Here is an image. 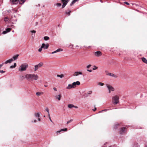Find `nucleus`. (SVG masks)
Masks as SVG:
<instances>
[{"label": "nucleus", "instance_id": "nucleus-1", "mask_svg": "<svg viewBox=\"0 0 147 147\" xmlns=\"http://www.w3.org/2000/svg\"><path fill=\"white\" fill-rule=\"evenodd\" d=\"M25 78L28 81L31 82L33 80H37L39 78V76L37 74H29L26 75Z\"/></svg>", "mask_w": 147, "mask_h": 147}, {"label": "nucleus", "instance_id": "nucleus-2", "mask_svg": "<svg viewBox=\"0 0 147 147\" xmlns=\"http://www.w3.org/2000/svg\"><path fill=\"white\" fill-rule=\"evenodd\" d=\"M28 67V65L27 63H22L18 69V70L20 72L25 71L26 70Z\"/></svg>", "mask_w": 147, "mask_h": 147}, {"label": "nucleus", "instance_id": "nucleus-3", "mask_svg": "<svg viewBox=\"0 0 147 147\" xmlns=\"http://www.w3.org/2000/svg\"><path fill=\"white\" fill-rule=\"evenodd\" d=\"M119 97L117 95H115L112 97V101L115 105L117 104L119 102Z\"/></svg>", "mask_w": 147, "mask_h": 147}, {"label": "nucleus", "instance_id": "nucleus-4", "mask_svg": "<svg viewBox=\"0 0 147 147\" xmlns=\"http://www.w3.org/2000/svg\"><path fill=\"white\" fill-rule=\"evenodd\" d=\"M106 86L109 93H110L112 91H114L115 90V89L114 87L111 85L107 84H106Z\"/></svg>", "mask_w": 147, "mask_h": 147}, {"label": "nucleus", "instance_id": "nucleus-5", "mask_svg": "<svg viewBox=\"0 0 147 147\" xmlns=\"http://www.w3.org/2000/svg\"><path fill=\"white\" fill-rule=\"evenodd\" d=\"M69 0H61V2L63 3L62 8H63L69 2Z\"/></svg>", "mask_w": 147, "mask_h": 147}, {"label": "nucleus", "instance_id": "nucleus-6", "mask_svg": "<svg viewBox=\"0 0 147 147\" xmlns=\"http://www.w3.org/2000/svg\"><path fill=\"white\" fill-rule=\"evenodd\" d=\"M43 63H40L38 65H36L34 66V71H36L37 70L42 67L43 65Z\"/></svg>", "mask_w": 147, "mask_h": 147}, {"label": "nucleus", "instance_id": "nucleus-7", "mask_svg": "<svg viewBox=\"0 0 147 147\" xmlns=\"http://www.w3.org/2000/svg\"><path fill=\"white\" fill-rule=\"evenodd\" d=\"M106 72L107 75H109L114 78H117V75L113 73L108 72L107 71H106Z\"/></svg>", "mask_w": 147, "mask_h": 147}, {"label": "nucleus", "instance_id": "nucleus-8", "mask_svg": "<svg viewBox=\"0 0 147 147\" xmlns=\"http://www.w3.org/2000/svg\"><path fill=\"white\" fill-rule=\"evenodd\" d=\"M49 44H45L44 43H42V48H43L45 49H47L49 47Z\"/></svg>", "mask_w": 147, "mask_h": 147}, {"label": "nucleus", "instance_id": "nucleus-9", "mask_svg": "<svg viewBox=\"0 0 147 147\" xmlns=\"http://www.w3.org/2000/svg\"><path fill=\"white\" fill-rule=\"evenodd\" d=\"M82 73L80 71H76L75 72L73 75L74 76H78L79 75H82Z\"/></svg>", "mask_w": 147, "mask_h": 147}, {"label": "nucleus", "instance_id": "nucleus-10", "mask_svg": "<svg viewBox=\"0 0 147 147\" xmlns=\"http://www.w3.org/2000/svg\"><path fill=\"white\" fill-rule=\"evenodd\" d=\"M73 85L74 86V88H75L76 87L77 85H79L80 84V82L78 81H77L76 82H74L72 83Z\"/></svg>", "mask_w": 147, "mask_h": 147}, {"label": "nucleus", "instance_id": "nucleus-11", "mask_svg": "<svg viewBox=\"0 0 147 147\" xmlns=\"http://www.w3.org/2000/svg\"><path fill=\"white\" fill-rule=\"evenodd\" d=\"M102 55L100 51H98L94 53V55L96 57H99Z\"/></svg>", "mask_w": 147, "mask_h": 147}, {"label": "nucleus", "instance_id": "nucleus-12", "mask_svg": "<svg viewBox=\"0 0 147 147\" xmlns=\"http://www.w3.org/2000/svg\"><path fill=\"white\" fill-rule=\"evenodd\" d=\"M74 88L73 85L72 84H69L68 85V86L66 87V89H69L72 88Z\"/></svg>", "mask_w": 147, "mask_h": 147}, {"label": "nucleus", "instance_id": "nucleus-13", "mask_svg": "<svg viewBox=\"0 0 147 147\" xmlns=\"http://www.w3.org/2000/svg\"><path fill=\"white\" fill-rule=\"evenodd\" d=\"M55 97L56 99H57L59 101L61 100V94H60L58 95H56L55 96Z\"/></svg>", "mask_w": 147, "mask_h": 147}, {"label": "nucleus", "instance_id": "nucleus-14", "mask_svg": "<svg viewBox=\"0 0 147 147\" xmlns=\"http://www.w3.org/2000/svg\"><path fill=\"white\" fill-rule=\"evenodd\" d=\"M63 51V49H58L52 53V54H53L54 53H57L60 51Z\"/></svg>", "mask_w": 147, "mask_h": 147}, {"label": "nucleus", "instance_id": "nucleus-15", "mask_svg": "<svg viewBox=\"0 0 147 147\" xmlns=\"http://www.w3.org/2000/svg\"><path fill=\"white\" fill-rule=\"evenodd\" d=\"M11 30V29L10 28H7L6 30V31H4L3 32V34H5L7 32H9Z\"/></svg>", "mask_w": 147, "mask_h": 147}, {"label": "nucleus", "instance_id": "nucleus-16", "mask_svg": "<svg viewBox=\"0 0 147 147\" xmlns=\"http://www.w3.org/2000/svg\"><path fill=\"white\" fill-rule=\"evenodd\" d=\"M13 61V59H11L9 60L6 61L4 63L5 64H7L8 63H11Z\"/></svg>", "mask_w": 147, "mask_h": 147}, {"label": "nucleus", "instance_id": "nucleus-17", "mask_svg": "<svg viewBox=\"0 0 147 147\" xmlns=\"http://www.w3.org/2000/svg\"><path fill=\"white\" fill-rule=\"evenodd\" d=\"M10 1L13 4H17L19 1V0H10Z\"/></svg>", "mask_w": 147, "mask_h": 147}, {"label": "nucleus", "instance_id": "nucleus-18", "mask_svg": "<svg viewBox=\"0 0 147 147\" xmlns=\"http://www.w3.org/2000/svg\"><path fill=\"white\" fill-rule=\"evenodd\" d=\"M19 55H16L13 56L12 59H13V61L15 60L18 58Z\"/></svg>", "mask_w": 147, "mask_h": 147}, {"label": "nucleus", "instance_id": "nucleus-19", "mask_svg": "<svg viewBox=\"0 0 147 147\" xmlns=\"http://www.w3.org/2000/svg\"><path fill=\"white\" fill-rule=\"evenodd\" d=\"M126 128L125 127L122 128L121 129L120 132L121 134L124 133L125 131Z\"/></svg>", "mask_w": 147, "mask_h": 147}, {"label": "nucleus", "instance_id": "nucleus-20", "mask_svg": "<svg viewBox=\"0 0 147 147\" xmlns=\"http://www.w3.org/2000/svg\"><path fill=\"white\" fill-rule=\"evenodd\" d=\"M43 94V92H37L36 93V95L38 96H40Z\"/></svg>", "mask_w": 147, "mask_h": 147}, {"label": "nucleus", "instance_id": "nucleus-21", "mask_svg": "<svg viewBox=\"0 0 147 147\" xmlns=\"http://www.w3.org/2000/svg\"><path fill=\"white\" fill-rule=\"evenodd\" d=\"M142 60L144 62L147 64V60L146 58L144 57L142 58Z\"/></svg>", "mask_w": 147, "mask_h": 147}, {"label": "nucleus", "instance_id": "nucleus-22", "mask_svg": "<svg viewBox=\"0 0 147 147\" xmlns=\"http://www.w3.org/2000/svg\"><path fill=\"white\" fill-rule=\"evenodd\" d=\"M25 0H20L19 3L20 4H22L24 3Z\"/></svg>", "mask_w": 147, "mask_h": 147}, {"label": "nucleus", "instance_id": "nucleus-23", "mask_svg": "<svg viewBox=\"0 0 147 147\" xmlns=\"http://www.w3.org/2000/svg\"><path fill=\"white\" fill-rule=\"evenodd\" d=\"M34 115L35 117H40V114L38 113H35Z\"/></svg>", "mask_w": 147, "mask_h": 147}, {"label": "nucleus", "instance_id": "nucleus-24", "mask_svg": "<svg viewBox=\"0 0 147 147\" xmlns=\"http://www.w3.org/2000/svg\"><path fill=\"white\" fill-rule=\"evenodd\" d=\"M79 0H73L71 3L70 4V5L72 6V5L75 3L76 2L78 1Z\"/></svg>", "mask_w": 147, "mask_h": 147}, {"label": "nucleus", "instance_id": "nucleus-25", "mask_svg": "<svg viewBox=\"0 0 147 147\" xmlns=\"http://www.w3.org/2000/svg\"><path fill=\"white\" fill-rule=\"evenodd\" d=\"M57 76L58 77H59L60 78H62L64 77V75L63 74H61V75L57 74Z\"/></svg>", "mask_w": 147, "mask_h": 147}, {"label": "nucleus", "instance_id": "nucleus-26", "mask_svg": "<svg viewBox=\"0 0 147 147\" xmlns=\"http://www.w3.org/2000/svg\"><path fill=\"white\" fill-rule=\"evenodd\" d=\"M71 12L70 10H68L67 11H66L65 12V13L66 14H67L68 16H69L70 15V13Z\"/></svg>", "mask_w": 147, "mask_h": 147}, {"label": "nucleus", "instance_id": "nucleus-27", "mask_svg": "<svg viewBox=\"0 0 147 147\" xmlns=\"http://www.w3.org/2000/svg\"><path fill=\"white\" fill-rule=\"evenodd\" d=\"M68 107L69 108L71 109L74 107V105L72 104H69L68 105Z\"/></svg>", "mask_w": 147, "mask_h": 147}, {"label": "nucleus", "instance_id": "nucleus-28", "mask_svg": "<svg viewBox=\"0 0 147 147\" xmlns=\"http://www.w3.org/2000/svg\"><path fill=\"white\" fill-rule=\"evenodd\" d=\"M16 66V63H15L13 65H11L10 67L11 68H13L15 67Z\"/></svg>", "mask_w": 147, "mask_h": 147}, {"label": "nucleus", "instance_id": "nucleus-29", "mask_svg": "<svg viewBox=\"0 0 147 147\" xmlns=\"http://www.w3.org/2000/svg\"><path fill=\"white\" fill-rule=\"evenodd\" d=\"M55 5L57 7H59L61 6V3H57Z\"/></svg>", "mask_w": 147, "mask_h": 147}, {"label": "nucleus", "instance_id": "nucleus-30", "mask_svg": "<svg viewBox=\"0 0 147 147\" xmlns=\"http://www.w3.org/2000/svg\"><path fill=\"white\" fill-rule=\"evenodd\" d=\"M44 39L45 40H47L49 39V38L48 36H45L44 37Z\"/></svg>", "mask_w": 147, "mask_h": 147}, {"label": "nucleus", "instance_id": "nucleus-31", "mask_svg": "<svg viewBox=\"0 0 147 147\" xmlns=\"http://www.w3.org/2000/svg\"><path fill=\"white\" fill-rule=\"evenodd\" d=\"M98 85L99 86H102L104 85V84L103 83L99 82L98 83Z\"/></svg>", "mask_w": 147, "mask_h": 147}, {"label": "nucleus", "instance_id": "nucleus-32", "mask_svg": "<svg viewBox=\"0 0 147 147\" xmlns=\"http://www.w3.org/2000/svg\"><path fill=\"white\" fill-rule=\"evenodd\" d=\"M9 20V19L8 18H7V17H5V19H4V20L5 22H7Z\"/></svg>", "mask_w": 147, "mask_h": 147}, {"label": "nucleus", "instance_id": "nucleus-33", "mask_svg": "<svg viewBox=\"0 0 147 147\" xmlns=\"http://www.w3.org/2000/svg\"><path fill=\"white\" fill-rule=\"evenodd\" d=\"M98 69V67L95 66H93V69L94 70H95Z\"/></svg>", "mask_w": 147, "mask_h": 147}, {"label": "nucleus", "instance_id": "nucleus-34", "mask_svg": "<svg viewBox=\"0 0 147 147\" xmlns=\"http://www.w3.org/2000/svg\"><path fill=\"white\" fill-rule=\"evenodd\" d=\"M67 128H65L63 129H61V131H67Z\"/></svg>", "mask_w": 147, "mask_h": 147}, {"label": "nucleus", "instance_id": "nucleus-35", "mask_svg": "<svg viewBox=\"0 0 147 147\" xmlns=\"http://www.w3.org/2000/svg\"><path fill=\"white\" fill-rule=\"evenodd\" d=\"M72 121H73V120L72 119H71L70 120H69V121H67V124H69V123L71 122Z\"/></svg>", "mask_w": 147, "mask_h": 147}, {"label": "nucleus", "instance_id": "nucleus-36", "mask_svg": "<svg viewBox=\"0 0 147 147\" xmlns=\"http://www.w3.org/2000/svg\"><path fill=\"white\" fill-rule=\"evenodd\" d=\"M20 78L22 80H23L24 79V77L23 76H20Z\"/></svg>", "mask_w": 147, "mask_h": 147}, {"label": "nucleus", "instance_id": "nucleus-37", "mask_svg": "<svg viewBox=\"0 0 147 147\" xmlns=\"http://www.w3.org/2000/svg\"><path fill=\"white\" fill-rule=\"evenodd\" d=\"M30 32L32 33H35L36 32V31L35 30H31Z\"/></svg>", "mask_w": 147, "mask_h": 147}, {"label": "nucleus", "instance_id": "nucleus-38", "mask_svg": "<svg viewBox=\"0 0 147 147\" xmlns=\"http://www.w3.org/2000/svg\"><path fill=\"white\" fill-rule=\"evenodd\" d=\"M42 47L41 46V47L39 49H38V51L39 52H40L42 50Z\"/></svg>", "mask_w": 147, "mask_h": 147}, {"label": "nucleus", "instance_id": "nucleus-39", "mask_svg": "<svg viewBox=\"0 0 147 147\" xmlns=\"http://www.w3.org/2000/svg\"><path fill=\"white\" fill-rule=\"evenodd\" d=\"M45 110L47 112V113H49V110L48 108H46L45 109Z\"/></svg>", "mask_w": 147, "mask_h": 147}, {"label": "nucleus", "instance_id": "nucleus-40", "mask_svg": "<svg viewBox=\"0 0 147 147\" xmlns=\"http://www.w3.org/2000/svg\"><path fill=\"white\" fill-rule=\"evenodd\" d=\"M91 66V65H87L86 67L87 68H89V67Z\"/></svg>", "mask_w": 147, "mask_h": 147}, {"label": "nucleus", "instance_id": "nucleus-41", "mask_svg": "<svg viewBox=\"0 0 147 147\" xmlns=\"http://www.w3.org/2000/svg\"><path fill=\"white\" fill-rule=\"evenodd\" d=\"M92 93V91H90L88 92V94H91Z\"/></svg>", "mask_w": 147, "mask_h": 147}, {"label": "nucleus", "instance_id": "nucleus-42", "mask_svg": "<svg viewBox=\"0 0 147 147\" xmlns=\"http://www.w3.org/2000/svg\"><path fill=\"white\" fill-rule=\"evenodd\" d=\"M53 89L55 91H57V89L55 88V87H54V88H53Z\"/></svg>", "mask_w": 147, "mask_h": 147}, {"label": "nucleus", "instance_id": "nucleus-43", "mask_svg": "<svg viewBox=\"0 0 147 147\" xmlns=\"http://www.w3.org/2000/svg\"><path fill=\"white\" fill-rule=\"evenodd\" d=\"M32 123H36V120L35 119L34 120V121H32Z\"/></svg>", "mask_w": 147, "mask_h": 147}, {"label": "nucleus", "instance_id": "nucleus-44", "mask_svg": "<svg viewBox=\"0 0 147 147\" xmlns=\"http://www.w3.org/2000/svg\"><path fill=\"white\" fill-rule=\"evenodd\" d=\"M124 3L126 4L127 5H129V3H127V2H124Z\"/></svg>", "mask_w": 147, "mask_h": 147}, {"label": "nucleus", "instance_id": "nucleus-45", "mask_svg": "<svg viewBox=\"0 0 147 147\" xmlns=\"http://www.w3.org/2000/svg\"><path fill=\"white\" fill-rule=\"evenodd\" d=\"M87 71L90 72H91L92 71V70L91 69H87Z\"/></svg>", "mask_w": 147, "mask_h": 147}, {"label": "nucleus", "instance_id": "nucleus-46", "mask_svg": "<svg viewBox=\"0 0 147 147\" xmlns=\"http://www.w3.org/2000/svg\"><path fill=\"white\" fill-rule=\"evenodd\" d=\"M61 131H61V129L60 131H57V133H59Z\"/></svg>", "mask_w": 147, "mask_h": 147}, {"label": "nucleus", "instance_id": "nucleus-47", "mask_svg": "<svg viewBox=\"0 0 147 147\" xmlns=\"http://www.w3.org/2000/svg\"><path fill=\"white\" fill-rule=\"evenodd\" d=\"M4 72L5 71H3V70H0V72L1 73H4Z\"/></svg>", "mask_w": 147, "mask_h": 147}, {"label": "nucleus", "instance_id": "nucleus-48", "mask_svg": "<svg viewBox=\"0 0 147 147\" xmlns=\"http://www.w3.org/2000/svg\"><path fill=\"white\" fill-rule=\"evenodd\" d=\"M73 107L75 108H78V107L77 106H74V105Z\"/></svg>", "mask_w": 147, "mask_h": 147}, {"label": "nucleus", "instance_id": "nucleus-49", "mask_svg": "<svg viewBox=\"0 0 147 147\" xmlns=\"http://www.w3.org/2000/svg\"><path fill=\"white\" fill-rule=\"evenodd\" d=\"M96 108L95 107L94 109H93L92 110L94 111H95L96 110Z\"/></svg>", "mask_w": 147, "mask_h": 147}, {"label": "nucleus", "instance_id": "nucleus-50", "mask_svg": "<svg viewBox=\"0 0 147 147\" xmlns=\"http://www.w3.org/2000/svg\"><path fill=\"white\" fill-rule=\"evenodd\" d=\"M49 119L51 121V122H52L53 121H52V120H51V119L50 117H49Z\"/></svg>", "mask_w": 147, "mask_h": 147}, {"label": "nucleus", "instance_id": "nucleus-51", "mask_svg": "<svg viewBox=\"0 0 147 147\" xmlns=\"http://www.w3.org/2000/svg\"><path fill=\"white\" fill-rule=\"evenodd\" d=\"M48 116L49 117H50V115L49 113H48Z\"/></svg>", "mask_w": 147, "mask_h": 147}, {"label": "nucleus", "instance_id": "nucleus-52", "mask_svg": "<svg viewBox=\"0 0 147 147\" xmlns=\"http://www.w3.org/2000/svg\"><path fill=\"white\" fill-rule=\"evenodd\" d=\"M38 120L39 121H40V118L39 117H38Z\"/></svg>", "mask_w": 147, "mask_h": 147}, {"label": "nucleus", "instance_id": "nucleus-53", "mask_svg": "<svg viewBox=\"0 0 147 147\" xmlns=\"http://www.w3.org/2000/svg\"><path fill=\"white\" fill-rule=\"evenodd\" d=\"M44 86L45 87H46L48 86L47 85H44Z\"/></svg>", "mask_w": 147, "mask_h": 147}, {"label": "nucleus", "instance_id": "nucleus-54", "mask_svg": "<svg viewBox=\"0 0 147 147\" xmlns=\"http://www.w3.org/2000/svg\"><path fill=\"white\" fill-rule=\"evenodd\" d=\"M2 65H0V68L2 67Z\"/></svg>", "mask_w": 147, "mask_h": 147}, {"label": "nucleus", "instance_id": "nucleus-55", "mask_svg": "<svg viewBox=\"0 0 147 147\" xmlns=\"http://www.w3.org/2000/svg\"><path fill=\"white\" fill-rule=\"evenodd\" d=\"M132 5H134V4H133V3H132Z\"/></svg>", "mask_w": 147, "mask_h": 147}, {"label": "nucleus", "instance_id": "nucleus-56", "mask_svg": "<svg viewBox=\"0 0 147 147\" xmlns=\"http://www.w3.org/2000/svg\"><path fill=\"white\" fill-rule=\"evenodd\" d=\"M44 117H45V115H44Z\"/></svg>", "mask_w": 147, "mask_h": 147}, {"label": "nucleus", "instance_id": "nucleus-57", "mask_svg": "<svg viewBox=\"0 0 147 147\" xmlns=\"http://www.w3.org/2000/svg\"><path fill=\"white\" fill-rule=\"evenodd\" d=\"M111 147V146H110V147Z\"/></svg>", "mask_w": 147, "mask_h": 147}]
</instances>
